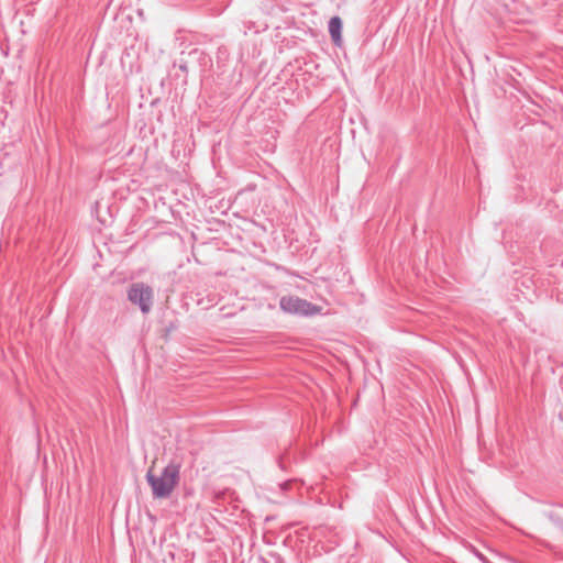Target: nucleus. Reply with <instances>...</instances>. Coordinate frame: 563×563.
I'll list each match as a JSON object with an SVG mask.
<instances>
[{"instance_id":"obj_3","label":"nucleus","mask_w":563,"mask_h":563,"mask_svg":"<svg viewBox=\"0 0 563 563\" xmlns=\"http://www.w3.org/2000/svg\"><path fill=\"white\" fill-rule=\"evenodd\" d=\"M279 307L286 313L303 317L314 316L321 311L319 306L297 296H283L279 300Z\"/></svg>"},{"instance_id":"obj_5","label":"nucleus","mask_w":563,"mask_h":563,"mask_svg":"<svg viewBox=\"0 0 563 563\" xmlns=\"http://www.w3.org/2000/svg\"><path fill=\"white\" fill-rule=\"evenodd\" d=\"M180 69H181L183 71H187V67H186V65H180Z\"/></svg>"},{"instance_id":"obj_1","label":"nucleus","mask_w":563,"mask_h":563,"mask_svg":"<svg viewBox=\"0 0 563 563\" xmlns=\"http://www.w3.org/2000/svg\"><path fill=\"white\" fill-rule=\"evenodd\" d=\"M145 477L152 488L153 498H168L179 483L180 465L169 463L159 475H155L152 470H148Z\"/></svg>"},{"instance_id":"obj_4","label":"nucleus","mask_w":563,"mask_h":563,"mask_svg":"<svg viewBox=\"0 0 563 563\" xmlns=\"http://www.w3.org/2000/svg\"><path fill=\"white\" fill-rule=\"evenodd\" d=\"M329 33L331 35L332 41L335 44H339L341 41V30H342V21L339 16H333L329 21Z\"/></svg>"},{"instance_id":"obj_2","label":"nucleus","mask_w":563,"mask_h":563,"mask_svg":"<svg viewBox=\"0 0 563 563\" xmlns=\"http://www.w3.org/2000/svg\"><path fill=\"white\" fill-rule=\"evenodd\" d=\"M128 299L134 306H137L143 314L151 312L154 303V289L143 283L136 282L130 285L126 291Z\"/></svg>"}]
</instances>
